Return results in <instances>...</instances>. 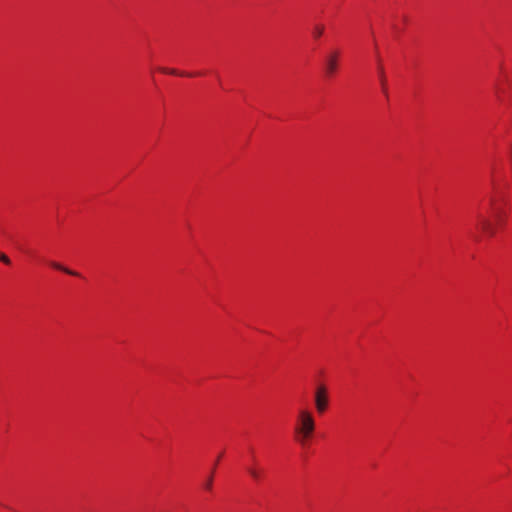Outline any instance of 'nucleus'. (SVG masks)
Segmentation results:
<instances>
[{
	"label": "nucleus",
	"instance_id": "obj_12",
	"mask_svg": "<svg viewBox=\"0 0 512 512\" xmlns=\"http://www.w3.org/2000/svg\"><path fill=\"white\" fill-rule=\"evenodd\" d=\"M379 76H381V78L383 79V70H382V68L380 69Z\"/></svg>",
	"mask_w": 512,
	"mask_h": 512
},
{
	"label": "nucleus",
	"instance_id": "obj_11",
	"mask_svg": "<svg viewBox=\"0 0 512 512\" xmlns=\"http://www.w3.org/2000/svg\"><path fill=\"white\" fill-rule=\"evenodd\" d=\"M212 481H213V476H212V475H210V477L207 479L206 484H205V488H206V489H208V490H210V489H211V487H212Z\"/></svg>",
	"mask_w": 512,
	"mask_h": 512
},
{
	"label": "nucleus",
	"instance_id": "obj_1",
	"mask_svg": "<svg viewBox=\"0 0 512 512\" xmlns=\"http://www.w3.org/2000/svg\"><path fill=\"white\" fill-rule=\"evenodd\" d=\"M295 432H306V434H313L315 431V419L312 412L308 410L299 411Z\"/></svg>",
	"mask_w": 512,
	"mask_h": 512
},
{
	"label": "nucleus",
	"instance_id": "obj_7",
	"mask_svg": "<svg viewBox=\"0 0 512 512\" xmlns=\"http://www.w3.org/2000/svg\"><path fill=\"white\" fill-rule=\"evenodd\" d=\"M247 472L256 481L260 480L262 476V471L256 467H248Z\"/></svg>",
	"mask_w": 512,
	"mask_h": 512
},
{
	"label": "nucleus",
	"instance_id": "obj_4",
	"mask_svg": "<svg viewBox=\"0 0 512 512\" xmlns=\"http://www.w3.org/2000/svg\"><path fill=\"white\" fill-rule=\"evenodd\" d=\"M476 227L484 234L492 237L496 233L495 225L485 215L478 213L476 216Z\"/></svg>",
	"mask_w": 512,
	"mask_h": 512
},
{
	"label": "nucleus",
	"instance_id": "obj_5",
	"mask_svg": "<svg viewBox=\"0 0 512 512\" xmlns=\"http://www.w3.org/2000/svg\"><path fill=\"white\" fill-rule=\"evenodd\" d=\"M313 434H306V432H295V440L300 445H305L306 442L312 437Z\"/></svg>",
	"mask_w": 512,
	"mask_h": 512
},
{
	"label": "nucleus",
	"instance_id": "obj_6",
	"mask_svg": "<svg viewBox=\"0 0 512 512\" xmlns=\"http://www.w3.org/2000/svg\"><path fill=\"white\" fill-rule=\"evenodd\" d=\"M50 265L51 267L57 269V270H60V271H63L69 275H72V276H78L79 274L75 271H72L66 267H64L63 265H61L60 263H57V262H54V261H51L50 262Z\"/></svg>",
	"mask_w": 512,
	"mask_h": 512
},
{
	"label": "nucleus",
	"instance_id": "obj_8",
	"mask_svg": "<svg viewBox=\"0 0 512 512\" xmlns=\"http://www.w3.org/2000/svg\"><path fill=\"white\" fill-rule=\"evenodd\" d=\"M324 33L323 25H316L313 29V35L315 38H320Z\"/></svg>",
	"mask_w": 512,
	"mask_h": 512
},
{
	"label": "nucleus",
	"instance_id": "obj_2",
	"mask_svg": "<svg viewBox=\"0 0 512 512\" xmlns=\"http://www.w3.org/2000/svg\"><path fill=\"white\" fill-rule=\"evenodd\" d=\"M340 57L341 51L339 49H332L326 54L324 60V71L327 76H333L337 72Z\"/></svg>",
	"mask_w": 512,
	"mask_h": 512
},
{
	"label": "nucleus",
	"instance_id": "obj_3",
	"mask_svg": "<svg viewBox=\"0 0 512 512\" xmlns=\"http://www.w3.org/2000/svg\"><path fill=\"white\" fill-rule=\"evenodd\" d=\"M314 402L316 411L323 414L329 403L327 388L324 385H319L314 394Z\"/></svg>",
	"mask_w": 512,
	"mask_h": 512
},
{
	"label": "nucleus",
	"instance_id": "obj_10",
	"mask_svg": "<svg viewBox=\"0 0 512 512\" xmlns=\"http://www.w3.org/2000/svg\"><path fill=\"white\" fill-rule=\"evenodd\" d=\"M0 261H2L5 264H10V259L7 255L0 253Z\"/></svg>",
	"mask_w": 512,
	"mask_h": 512
},
{
	"label": "nucleus",
	"instance_id": "obj_9",
	"mask_svg": "<svg viewBox=\"0 0 512 512\" xmlns=\"http://www.w3.org/2000/svg\"><path fill=\"white\" fill-rule=\"evenodd\" d=\"M160 70L164 73H169L173 75H183L182 73H178L175 69L161 68Z\"/></svg>",
	"mask_w": 512,
	"mask_h": 512
}]
</instances>
